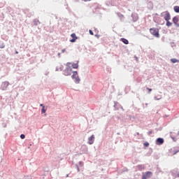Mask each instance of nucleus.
Segmentation results:
<instances>
[{
    "label": "nucleus",
    "instance_id": "obj_1",
    "mask_svg": "<svg viewBox=\"0 0 179 179\" xmlns=\"http://www.w3.org/2000/svg\"><path fill=\"white\" fill-rule=\"evenodd\" d=\"M71 63L68 62L66 63V68L64 70V75L66 76H70L72 73V68L71 67Z\"/></svg>",
    "mask_w": 179,
    "mask_h": 179
},
{
    "label": "nucleus",
    "instance_id": "obj_2",
    "mask_svg": "<svg viewBox=\"0 0 179 179\" xmlns=\"http://www.w3.org/2000/svg\"><path fill=\"white\" fill-rule=\"evenodd\" d=\"M161 16L164 17V19L165 20V21L168 22L169 20H171V15L170 13H169V11H164V12H162L161 13Z\"/></svg>",
    "mask_w": 179,
    "mask_h": 179
},
{
    "label": "nucleus",
    "instance_id": "obj_3",
    "mask_svg": "<svg viewBox=\"0 0 179 179\" xmlns=\"http://www.w3.org/2000/svg\"><path fill=\"white\" fill-rule=\"evenodd\" d=\"M150 32L154 36L159 38V30L156 28H151L150 29Z\"/></svg>",
    "mask_w": 179,
    "mask_h": 179
},
{
    "label": "nucleus",
    "instance_id": "obj_4",
    "mask_svg": "<svg viewBox=\"0 0 179 179\" xmlns=\"http://www.w3.org/2000/svg\"><path fill=\"white\" fill-rule=\"evenodd\" d=\"M71 78L76 79V83L78 84L80 81V79L78 77V73L77 71L73 72V76H71Z\"/></svg>",
    "mask_w": 179,
    "mask_h": 179
},
{
    "label": "nucleus",
    "instance_id": "obj_5",
    "mask_svg": "<svg viewBox=\"0 0 179 179\" xmlns=\"http://www.w3.org/2000/svg\"><path fill=\"white\" fill-rule=\"evenodd\" d=\"M152 175V171H147L145 173H143L142 179H148L150 178Z\"/></svg>",
    "mask_w": 179,
    "mask_h": 179
},
{
    "label": "nucleus",
    "instance_id": "obj_6",
    "mask_svg": "<svg viewBox=\"0 0 179 179\" xmlns=\"http://www.w3.org/2000/svg\"><path fill=\"white\" fill-rule=\"evenodd\" d=\"M94 143V134H92L90 137L88 138V144L90 145H93Z\"/></svg>",
    "mask_w": 179,
    "mask_h": 179
},
{
    "label": "nucleus",
    "instance_id": "obj_7",
    "mask_svg": "<svg viewBox=\"0 0 179 179\" xmlns=\"http://www.w3.org/2000/svg\"><path fill=\"white\" fill-rule=\"evenodd\" d=\"M164 143V140L162 138H158L156 141L157 145H162Z\"/></svg>",
    "mask_w": 179,
    "mask_h": 179
},
{
    "label": "nucleus",
    "instance_id": "obj_8",
    "mask_svg": "<svg viewBox=\"0 0 179 179\" xmlns=\"http://www.w3.org/2000/svg\"><path fill=\"white\" fill-rule=\"evenodd\" d=\"M178 21H179L178 17L176 16V17H174L173 18V22L174 24H175L176 26H177V27L179 26V24H178Z\"/></svg>",
    "mask_w": 179,
    "mask_h": 179
},
{
    "label": "nucleus",
    "instance_id": "obj_9",
    "mask_svg": "<svg viewBox=\"0 0 179 179\" xmlns=\"http://www.w3.org/2000/svg\"><path fill=\"white\" fill-rule=\"evenodd\" d=\"M71 38H73V39H71V41H70L71 43H74L78 39L76 34H72Z\"/></svg>",
    "mask_w": 179,
    "mask_h": 179
},
{
    "label": "nucleus",
    "instance_id": "obj_10",
    "mask_svg": "<svg viewBox=\"0 0 179 179\" xmlns=\"http://www.w3.org/2000/svg\"><path fill=\"white\" fill-rule=\"evenodd\" d=\"M70 66L73 67V69H78V63H71V64H70Z\"/></svg>",
    "mask_w": 179,
    "mask_h": 179
},
{
    "label": "nucleus",
    "instance_id": "obj_11",
    "mask_svg": "<svg viewBox=\"0 0 179 179\" xmlns=\"http://www.w3.org/2000/svg\"><path fill=\"white\" fill-rule=\"evenodd\" d=\"M173 10H174L175 13H179V6H175L173 7Z\"/></svg>",
    "mask_w": 179,
    "mask_h": 179
},
{
    "label": "nucleus",
    "instance_id": "obj_12",
    "mask_svg": "<svg viewBox=\"0 0 179 179\" xmlns=\"http://www.w3.org/2000/svg\"><path fill=\"white\" fill-rule=\"evenodd\" d=\"M171 62L173 64L179 63V60L175 58L171 59Z\"/></svg>",
    "mask_w": 179,
    "mask_h": 179
},
{
    "label": "nucleus",
    "instance_id": "obj_13",
    "mask_svg": "<svg viewBox=\"0 0 179 179\" xmlns=\"http://www.w3.org/2000/svg\"><path fill=\"white\" fill-rule=\"evenodd\" d=\"M121 41L126 45L129 44V41L125 38H122Z\"/></svg>",
    "mask_w": 179,
    "mask_h": 179
},
{
    "label": "nucleus",
    "instance_id": "obj_14",
    "mask_svg": "<svg viewBox=\"0 0 179 179\" xmlns=\"http://www.w3.org/2000/svg\"><path fill=\"white\" fill-rule=\"evenodd\" d=\"M138 169L139 170H143V169H145V166H143V165H138Z\"/></svg>",
    "mask_w": 179,
    "mask_h": 179
},
{
    "label": "nucleus",
    "instance_id": "obj_15",
    "mask_svg": "<svg viewBox=\"0 0 179 179\" xmlns=\"http://www.w3.org/2000/svg\"><path fill=\"white\" fill-rule=\"evenodd\" d=\"M46 108H45V106H43V108H42V110H41V113H45V112H46Z\"/></svg>",
    "mask_w": 179,
    "mask_h": 179
},
{
    "label": "nucleus",
    "instance_id": "obj_16",
    "mask_svg": "<svg viewBox=\"0 0 179 179\" xmlns=\"http://www.w3.org/2000/svg\"><path fill=\"white\" fill-rule=\"evenodd\" d=\"M171 24H172L171 22H169V20L166 21V26L170 27V26H171Z\"/></svg>",
    "mask_w": 179,
    "mask_h": 179
},
{
    "label": "nucleus",
    "instance_id": "obj_17",
    "mask_svg": "<svg viewBox=\"0 0 179 179\" xmlns=\"http://www.w3.org/2000/svg\"><path fill=\"white\" fill-rule=\"evenodd\" d=\"M143 145L145 146V148H148V146L150 145V143H148V142H146V143H143Z\"/></svg>",
    "mask_w": 179,
    "mask_h": 179
},
{
    "label": "nucleus",
    "instance_id": "obj_18",
    "mask_svg": "<svg viewBox=\"0 0 179 179\" xmlns=\"http://www.w3.org/2000/svg\"><path fill=\"white\" fill-rule=\"evenodd\" d=\"M64 69V66L62 65H59V71H62Z\"/></svg>",
    "mask_w": 179,
    "mask_h": 179
},
{
    "label": "nucleus",
    "instance_id": "obj_19",
    "mask_svg": "<svg viewBox=\"0 0 179 179\" xmlns=\"http://www.w3.org/2000/svg\"><path fill=\"white\" fill-rule=\"evenodd\" d=\"M146 90H148V93H150L152 91V89L149 87H147Z\"/></svg>",
    "mask_w": 179,
    "mask_h": 179
},
{
    "label": "nucleus",
    "instance_id": "obj_20",
    "mask_svg": "<svg viewBox=\"0 0 179 179\" xmlns=\"http://www.w3.org/2000/svg\"><path fill=\"white\" fill-rule=\"evenodd\" d=\"M20 138L21 139H24L25 138V135L24 134H21L20 135Z\"/></svg>",
    "mask_w": 179,
    "mask_h": 179
},
{
    "label": "nucleus",
    "instance_id": "obj_21",
    "mask_svg": "<svg viewBox=\"0 0 179 179\" xmlns=\"http://www.w3.org/2000/svg\"><path fill=\"white\" fill-rule=\"evenodd\" d=\"M177 152H178V150L173 151V155L177 154Z\"/></svg>",
    "mask_w": 179,
    "mask_h": 179
},
{
    "label": "nucleus",
    "instance_id": "obj_22",
    "mask_svg": "<svg viewBox=\"0 0 179 179\" xmlns=\"http://www.w3.org/2000/svg\"><path fill=\"white\" fill-rule=\"evenodd\" d=\"M65 52H66V49L65 48L62 50V53H64Z\"/></svg>",
    "mask_w": 179,
    "mask_h": 179
},
{
    "label": "nucleus",
    "instance_id": "obj_23",
    "mask_svg": "<svg viewBox=\"0 0 179 179\" xmlns=\"http://www.w3.org/2000/svg\"><path fill=\"white\" fill-rule=\"evenodd\" d=\"M89 32L91 35H94L93 31L92 30H90Z\"/></svg>",
    "mask_w": 179,
    "mask_h": 179
},
{
    "label": "nucleus",
    "instance_id": "obj_24",
    "mask_svg": "<svg viewBox=\"0 0 179 179\" xmlns=\"http://www.w3.org/2000/svg\"><path fill=\"white\" fill-rule=\"evenodd\" d=\"M4 84H5L6 86L9 85V83H7V82L4 83Z\"/></svg>",
    "mask_w": 179,
    "mask_h": 179
},
{
    "label": "nucleus",
    "instance_id": "obj_25",
    "mask_svg": "<svg viewBox=\"0 0 179 179\" xmlns=\"http://www.w3.org/2000/svg\"><path fill=\"white\" fill-rule=\"evenodd\" d=\"M40 106L41 107H43V108L44 107L43 104H41Z\"/></svg>",
    "mask_w": 179,
    "mask_h": 179
},
{
    "label": "nucleus",
    "instance_id": "obj_26",
    "mask_svg": "<svg viewBox=\"0 0 179 179\" xmlns=\"http://www.w3.org/2000/svg\"><path fill=\"white\" fill-rule=\"evenodd\" d=\"M15 54L17 55L18 54V51H15Z\"/></svg>",
    "mask_w": 179,
    "mask_h": 179
},
{
    "label": "nucleus",
    "instance_id": "obj_27",
    "mask_svg": "<svg viewBox=\"0 0 179 179\" xmlns=\"http://www.w3.org/2000/svg\"><path fill=\"white\" fill-rule=\"evenodd\" d=\"M177 177L179 178V173L177 174Z\"/></svg>",
    "mask_w": 179,
    "mask_h": 179
},
{
    "label": "nucleus",
    "instance_id": "obj_28",
    "mask_svg": "<svg viewBox=\"0 0 179 179\" xmlns=\"http://www.w3.org/2000/svg\"><path fill=\"white\" fill-rule=\"evenodd\" d=\"M152 134V131H150V132H149V134Z\"/></svg>",
    "mask_w": 179,
    "mask_h": 179
},
{
    "label": "nucleus",
    "instance_id": "obj_29",
    "mask_svg": "<svg viewBox=\"0 0 179 179\" xmlns=\"http://www.w3.org/2000/svg\"><path fill=\"white\" fill-rule=\"evenodd\" d=\"M56 71H59V69H56Z\"/></svg>",
    "mask_w": 179,
    "mask_h": 179
},
{
    "label": "nucleus",
    "instance_id": "obj_30",
    "mask_svg": "<svg viewBox=\"0 0 179 179\" xmlns=\"http://www.w3.org/2000/svg\"><path fill=\"white\" fill-rule=\"evenodd\" d=\"M85 1H87V0H84Z\"/></svg>",
    "mask_w": 179,
    "mask_h": 179
},
{
    "label": "nucleus",
    "instance_id": "obj_31",
    "mask_svg": "<svg viewBox=\"0 0 179 179\" xmlns=\"http://www.w3.org/2000/svg\"><path fill=\"white\" fill-rule=\"evenodd\" d=\"M87 1H90L91 0H87Z\"/></svg>",
    "mask_w": 179,
    "mask_h": 179
}]
</instances>
